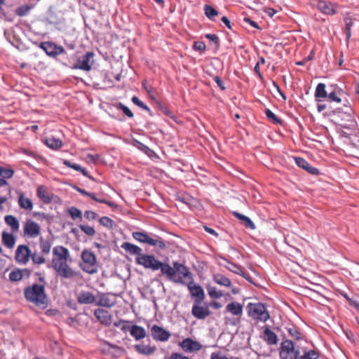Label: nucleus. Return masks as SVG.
Instances as JSON below:
<instances>
[{"instance_id":"1","label":"nucleus","mask_w":359,"mask_h":359,"mask_svg":"<svg viewBox=\"0 0 359 359\" xmlns=\"http://www.w3.org/2000/svg\"><path fill=\"white\" fill-rule=\"evenodd\" d=\"M121 248L128 253L136 255L135 262L137 264L152 271L160 269L163 275L172 276L173 271L170 264L158 260L154 255L143 254L142 248L139 246L129 242H124Z\"/></svg>"},{"instance_id":"36","label":"nucleus","mask_w":359,"mask_h":359,"mask_svg":"<svg viewBox=\"0 0 359 359\" xmlns=\"http://www.w3.org/2000/svg\"><path fill=\"white\" fill-rule=\"evenodd\" d=\"M286 330L289 335L296 340L302 339L303 337L302 333L295 325H292L291 326L287 327Z\"/></svg>"},{"instance_id":"37","label":"nucleus","mask_w":359,"mask_h":359,"mask_svg":"<svg viewBox=\"0 0 359 359\" xmlns=\"http://www.w3.org/2000/svg\"><path fill=\"white\" fill-rule=\"evenodd\" d=\"M206 290L209 296L212 299H219L223 297L224 294L221 290H218L216 287L207 285Z\"/></svg>"},{"instance_id":"43","label":"nucleus","mask_w":359,"mask_h":359,"mask_svg":"<svg viewBox=\"0 0 359 359\" xmlns=\"http://www.w3.org/2000/svg\"><path fill=\"white\" fill-rule=\"evenodd\" d=\"M116 108L118 110H121L123 114L129 118H133L134 116L133 113L131 110L126 105L119 102L115 105Z\"/></svg>"},{"instance_id":"21","label":"nucleus","mask_w":359,"mask_h":359,"mask_svg":"<svg viewBox=\"0 0 359 359\" xmlns=\"http://www.w3.org/2000/svg\"><path fill=\"white\" fill-rule=\"evenodd\" d=\"M294 161L299 167L306 170L309 173L312 174V175H318L319 173L318 169L316 168L312 167L309 163V162L306 161L304 158H303L302 157H295Z\"/></svg>"},{"instance_id":"55","label":"nucleus","mask_w":359,"mask_h":359,"mask_svg":"<svg viewBox=\"0 0 359 359\" xmlns=\"http://www.w3.org/2000/svg\"><path fill=\"white\" fill-rule=\"evenodd\" d=\"M193 47L194 50L201 53H204L206 48L205 43L201 41H195Z\"/></svg>"},{"instance_id":"23","label":"nucleus","mask_w":359,"mask_h":359,"mask_svg":"<svg viewBox=\"0 0 359 359\" xmlns=\"http://www.w3.org/2000/svg\"><path fill=\"white\" fill-rule=\"evenodd\" d=\"M147 244L156 247L161 250H165L167 247L165 242L161 237L152 233L150 234Z\"/></svg>"},{"instance_id":"39","label":"nucleus","mask_w":359,"mask_h":359,"mask_svg":"<svg viewBox=\"0 0 359 359\" xmlns=\"http://www.w3.org/2000/svg\"><path fill=\"white\" fill-rule=\"evenodd\" d=\"M133 145L149 156H151L154 154L153 150L138 140H135Z\"/></svg>"},{"instance_id":"44","label":"nucleus","mask_w":359,"mask_h":359,"mask_svg":"<svg viewBox=\"0 0 359 359\" xmlns=\"http://www.w3.org/2000/svg\"><path fill=\"white\" fill-rule=\"evenodd\" d=\"M133 104L142 108V109L148 111L150 115H151V111L149 107L146 105L142 101H141L137 97L133 96L131 99Z\"/></svg>"},{"instance_id":"8","label":"nucleus","mask_w":359,"mask_h":359,"mask_svg":"<svg viewBox=\"0 0 359 359\" xmlns=\"http://www.w3.org/2000/svg\"><path fill=\"white\" fill-rule=\"evenodd\" d=\"M39 47L41 48L48 56L53 58L66 53L62 46H57L53 41H43L39 44Z\"/></svg>"},{"instance_id":"45","label":"nucleus","mask_w":359,"mask_h":359,"mask_svg":"<svg viewBox=\"0 0 359 359\" xmlns=\"http://www.w3.org/2000/svg\"><path fill=\"white\" fill-rule=\"evenodd\" d=\"M14 175V170L11 168H6L4 167H0V176L6 178L10 179L13 177Z\"/></svg>"},{"instance_id":"63","label":"nucleus","mask_w":359,"mask_h":359,"mask_svg":"<svg viewBox=\"0 0 359 359\" xmlns=\"http://www.w3.org/2000/svg\"><path fill=\"white\" fill-rule=\"evenodd\" d=\"M233 215L234 217H236L237 219H240L242 222H244L247 219V216L243 215L238 212H233Z\"/></svg>"},{"instance_id":"14","label":"nucleus","mask_w":359,"mask_h":359,"mask_svg":"<svg viewBox=\"0 0 359 359\" xmlns=\"http://www.w3.org/2000/svg\"><path fill=\"white\" fill-rule=\"evenodd\" d=\"M179 345L185 353L197 352L202 348V344L200 342L191 338L183 339Z\"/></svg>"},{"instance_id":"4","label":"nucleus","mask_w":359,"mask_h":359,"mask_svg":"<svg viewBox=\"0 0 359 359\" xmlns=\"http://www.w3.org/2000/svg\"><path fill=\"white\" fill-rule=\"evenodd\" d=\"M25 298L36 306H45L48 303V297L45 292V286L34 283L24 289Z\"/></svg>"},{"instance_id":"26","label":"nucleus","mask_w":359,"mask_h":359,"mask_svg":"<svg viewBox=\"0 0 359 359\" xmlns=\"http://www.w3.org/2000/svg\"><path fill=\"white\" fill-rule=\"evenodd\" d=\"M78 302L82 304H93L95 302V296L90 292L82 291L77 297Z\"/></svg>"},{"instance_id":"11","label":"nucleus","mask_w":359,"mask_h":359,"mask_svg":"<svg viewBox=\"0 0 359 359\" xmlns=\"http://www.w3.org/2000/svg\"><path fill=\"white\" fill-rule=\"evenodd\" d=\"M32 252L26 245H20L15 250V259L16 262L20 264H26L29 261Z\"/></svg>"},{"instance_id":"31","label":"nucleus","mask_w":359,"mask_h":359,"mask_svg":"<svg viewBox=\"0 0 359 359\" xmlns=\"http://www.w3.org/2000/svg\"><path fill=\"white\" fill-rule=\"evenodd\" d=\"M325 88V85L323 83H320L317 85L315 91V97L317 101L319 102L321 99H325L327 97Z\"/></svg>"},{"instance_id":"30","label":"nucleus","mask_w":359,"mask_h":359,"mask_svg":"<svg viewBox=\"0 0 359 359\" xmlns=\"http://www.w3.org/2000/svg\"><path fill=\"white\" fill-rule=\"evenodd\" d=\"M226 269L230 271L245 278L246 280L250 279V277L247 276L243 268L236 264L229 262V266H226Z\"/></svg>"},{"instance_id":"13","label":"nucleus","mask_w":359,"mask_h":359,"mask_svg":"<svg viewBox=\"0 0 359 359\" xmlns=\"http://www.w3.org/2000/svg\"><path fill=\"white\" fill-rule=\"evenodd\" d=\"M102 350L107 354L114 357H120L124 352V348L117 345L111 344L110 342L102 340L101 342Z\"/></svg>"},{"instance_id":"64","label":"nucleus","mask_w":359,"mask_h":359,"mask_svg":"<svg viewBox=\"0 0 359 359\" xmlns=\"http://www.w3.org/2000/svg\"><path fill=\"white\" fill-rule=\"evenodd\" d=\"M233 215L234 217H236L237 219H240L242 222H244L247 219V216L243 215L238 212H233Z\"/></svg>"},{"instance_id":"9","label":"nucleus","mask_w":359,"mask_h":359,"mask_svg":"<svg viewBox=\"0 0 359 359\" xmlns=\"http://www.w3.org/2000/svg\"><path fill=\"white\" fill-rule=\"evenodd\" d=\"M95 54L93 52H87L81 57L79 58L73 66V69H81L83 71H90L92 68L93 62V57Z\"/></svg>"},{"instance_id":"52","label":"nucleus","mask_w":359,"mask_h":359,"mask_svg":"<svg viewBox=\"0 0 359 359\" xmlns=\"http://www.w3.org/2000/svg\"><path fill=\"white\" fill-rule=\"evenodd\" d=\"M205 38H207L210 41H211L216 48H218L219 46V40L216 34H205Z\"/></svg>"},{"instance_id":"46","label":"nucleus","mask_w":359,"mask_h":359,"mask_svg":"<svg viewBox=\"0 0 359 359\" xmlns=\"http://www.w3.org/2000/svg\"><path fill=\"white\" fill-rule=\"evenodd\" d=\"M319 357L318 353L314 350H309L305 351L299 359H318Z\"/></svg>"},{"instance_id":"47","label":"nucleus","mask_w":359,"mask_h":359,"mask_svg":"<svg viewBox=\"0 0 359 359\" xmlns=\"http://www.w3.org/2000/svg\"><path fill=\"white\" fill-rule=\"evenodd\" d=\"M345 22V32L346 35V39L348 40L351 37V29L353 25V20L350 18H344Z\"/></svg>"},{"instance_id":"54","label":"nucleus","mask_w":359,"mask_h":359,"mask_svg":"<svg viewBox=\"0 0 359 359\" xmlns=\"http://www.w3.org/2000/svg\"><path fill=\"white\" fill-rule=\"evenodd\" d=\"M89 197H90L93 200L97 201V202H99V203H104V204H106L110 207L113 206V203L111 202V201H109L104 198H98L96 197L95 194L94 193H90V195L88 196Z\"/></svg>"},{"instance_id":"60","label":"nucleus","mask_w":359,"mask_h":359,"mask_svg":"<svg viewBox=\"0 0 359 359\" xmlns=\"http://www.w3.org/2000/svg\"><path fill=\"white\" fill-rule=\"evenodd\" d=\"M213 80L217 83V86L222 90H225V86L224 85V82L219 76H215Z\"/></svg>"},{"instance_id":"15","label":"nucleus","mask_w":359,"mask_h":359,"mask_svg":"<svg viewBox=\"0 0 359 359\" xmlns=\"http://www.w3.org/2000/svg\"><path fill=\"white\" fill-rule=\"evenodd\" d=\"M316 7L325 15H335L338 11L337 5L323 0L318 1Z\"/></svg>"},{"instance_id":"59","label":"nucleus","mask_w":359,"mask_h":359,"mask_svg":"<svg viewBox=\"0 0 359 359\" xmlns=\"http://www.w3.org/2000/svg\"><path fill=\"white\" fill-rule=\"evenodd\" d=\"M210 359H229L226 356L219 352H213L210 355Z\"/></svg>"},{"instance_id":"2","label":"nucleus","mask_w":359,"mask_h":359,"mask_svg":"<svg viewBox=\"0 0 359 359\" xmlns=\"http://www.w3.org/2000/svg\"><path fill=\"white\" fill-rule=\"evenodd\" d=\"M172 269V276L165 275L166 278L176 283L187 285L191 294L197 298L196 300L202 302L205 297L204 290L201 285L194 284L193 276L189 269L184 264L175 262Z\"/></svg>"},{"instance_id":"6","label":"nucleus","mask_w":359,"mask_h":359,"mask_svg":"<svg viewBox=\"0 0 359 359\" xmlns=\"http://www.w3.org/2000/svg\"><path fill=\"white\" fill-rule=\"evenodd\" d=\"M299 349L294 347V344L290 339L283 340L279 348V356L280 359H298L299 356Z\"/></svg>"},{"instance_id":"25","label":"nucleus","mask_w":359,"mask_h":359,"mask_svg":"<svg viewBox=\"0 0 359 359\" xmlns=\"http://www.w3.org/2000/svg\"><path fill=\"white\" fill-rule=\"evenodd\" d=\"M134 348L138 353L144 355H150L156 350V347L155 346H151L143 344H135L134 346Z\"/></svg>"},{"instance_id":"49","label":"nucleus","mask_w":359,"mask_h":359,"mask_svg":"<svg viewBox=\"0 0 359 359\" xmlns=\"http://www.w3.org/2000/svg\"><path fill=\"white\" fill-rule=\"evenodd\" d=\"M68 212L73 219H81V211L76 208L72 207L69 208Z\"/></svg>"},{"instance_id":"57","label":"nucleus","mask_w":359,"mask_h":359,"mask_svg":"<svg viewBox=\"0 0 359 359\" xmlns=\"http://www.w3.org/2000/svg\"><path fill=\"white\" fill-rule=\"evenodd\" d=\"M84 217L88 220H93L97 218V215L93 211L86 210L84 212Z\"/></svg>"},{"instance_id":"27","label":"nucleus","mask_w":359,"mask_h":359,"mask_svg":"<svg viewBox=\"0 0 359 359\" xmlns=\"http://www.w3.org/2000/svg\"><path fill=\"white\" fill-rule=\"evenodd\" d=\"M264 340L269 345H275L278 342L276 334L270 330L268 326L265 327L264 330Z\"/></svg>"},{"instance_id":"58","label":"nucleus","mask_w":359,"mask_h":359,"mask_svg":"<svg viewBox=\"0 0 359 359\" xmlns=\"http://www.w3.org/2000/svg\"><path fill=\"white\" fill-rule=\"evenodd\" d=\"M245 226L248 229H255V224L253 223V222L250 219V218H249L248 217H247V219L243 222Z\"/></svg>"},{"instance_id":"41","label":"nucleus","mask_w":359,"mask_h":359,"mask_svg":"<svg viewBox=\"0 0 359 359\" xmlns=\"http://www.w3.org/2000/svg\"><path fill=\"white\" fill-rule=\"evenodd\" d=\"M265 115L266 116V118H268V120L269 121H271V123H273V124H277V125H281L282 124V121L278 118L274 113H273L272 111H271L269 109H265Z\"/></svg>"},{"instance_id":"48","label":"nucleus","mask_w":359,"mask_h":359,"mask_svg":"<svg viewBox=\"0 0 359 359\" xmlns=\"http://www.w3.org/2000/svg\"><path fill=\"white\" fill-rule=\"evenodd\" d=\"M100 223L102 226H104L108 229H111L114 224V221L111 218L106 217V216L102 217L100 219Z\"/></svg>"},{"instance_id":"5","label":"nucleus","mask_w":359,"mask_h":359,"mask_svg":"<svg viewBox=\"0 0 359 359\" xmlns=\"http://www.w3.org/2000/svg\"><path fill=\"white\" fill-rule=\"evenodd\" d=\"M83 262L81 269L88 274H95L98 271V264L95 255L89 250H83L81 255Z\"/></svg>"},{"instance_id":"12","label":"nucleus","mask_w":359,"mask_h":359,"mask_svg":"<svg viewBox=\"0 0 359 359\" xmlns=\"http://www.w3.org/2000/svg\"><path fill=\"white\" fill-rule=\"evenodd\" d=\"M24 234L29 238H36L41 232V228L38 223L32 220L27 219L23 226Z\"/></svg>"},{"instance_id":"35","label":"nucleus","mask_w":359,"mask_h":359,"mask_svg":"<svg viewBox=\"0 0 359 359\" xmlns=\"http://www.w3.org/2000/svg\"><path fill=\"white\" fill-rule=\"evenodd\" d=\"M52 247V242L49 240L44 239L43 238H41L39 240V248L41 251V253L43 255H48L50 252V249Z\"/></svg>"},{"instance_id":"42","label":"nucleus","mask_w":359,"mask_h":359,"mask_svg":"<svg viewBox=\"0 0 359 359\" xmlns=\"http://www.w3.org/2000/svg\"><path fill=\"white\" fill-rule=\"evenodd\" d=\"M32 8V7L29 5H22L16 9L15 13L20 17L25 16L29 13Z\"/></svg>"},{"instance_id":"51","label":"nucleus","mask_w":359,"mask_h":359,"mask_svg":"<svg viewBox=\"0 0 359 359\" xmlns=\"http://www.w3.org/2000/svg\"><path fill=\"white\" fill-rule=\"evenodd\" d=\"M31 259L32 262L35 264H42L46 262V259L43 256L38 255L36 252L32 253Z\"/></svg>"},{"instance_id":"28","label":"nucleus","mask_w":359,"mask_h":359,"mask_svg":"<svg viewBox=\"0 0 359 359\" xmlns=\"http://www.w3.org/2000/svg\"><path fill=\"white\" fill-rule=\"evenodd\" d=\"M213 281L221 285L226 287H230L231 286V281L229 278L222 275V273H215L212 276Z\"/></svg>"},{"instance_id":"40","label":"nucleus","mask_w":359,"mask_h":359,"mask_svg":"<svg viewBox=\"0 0 359 359\" xmlns=\"http://www.w3.org/2000/svg\"><path fill=\"white\" fill-rule=\"evenodd\" d=\"M204 12L206 17L211 20H213L214 18L218 15V11L208 4L204 6Z\"/></svg>"},{"instance_id":"50","label":"nucleus","mask_w":359,"mask_h":359,"mask_svg":"<svg viewBox=\"0 0 359 359\" xmlns=\"http://www.w3.org/2000/svg\"><path fill=\"white\" fill-rule=\"evenodd\" d=\"M79 228L88 236H93L95 234L94 228L90 226L80 224Z\"/></svg>"},{"instance_id":"34","label":"nucleus","mask_w":359,"mask_h":359,"mask_svg":"<svg viewBox=\"0 0 359 359\" xmlns=\"http://www.w3.org/2000/svg\"><path fill=\"white\" fill-rule=\"evenodd\" d=\"M18 204L21 208L25 210H31L33 208V203L32 201L29 198L25 197L23 194H21L19 196Z\"/></svg>"},{"instance_id":"19","label":"nucleus","mask_w":359,"mask_h":359,"mask_svg":"<svg viewBox=\"0 0 359 359\" xmlns=\"http://www.w3.org/2000/svg\"><path fill=\"white\" fill-rule=\"evenodd\" d=\"M243 306L241 303L232 302L229 303L225 308V311L233 316L241 317L243 314Z\"/></svg>"},{"instance_id":"32","label":"nucleus","mask_w":359,"mask_h":359,"mask_svg":"<svg viewBox=\"0 0 359 359\" xmlns=\"http://www.w3.org/2000/svg\"><path fill=\"white\" fill-rule=\"evenodd\" d=\"M6 224L11 226L13 232H17L19 230L20 223L17 218L13 215H6L4 218Z\"/></svg>"},{"instance_id":"18","label":"nucleus","mask_w":359,"mask_h":359,"mask_svg":"<svg viewBox=\"0 0 359 359\" xmlns=\"http://www.w3.org/2000/svg\"><path fill=\"white\" fill-rule=\"evenodd\" d=\"M36 196L45 204H50L54 198V194L48 191V188L43 185H41L37 188Z\"/></svg>"},{"instance_id":"17","label":"nucleus","mask_w":359,"mask_h":359,"mask_svg":"<svg viewBox=\"0 0 359 359\" xmlns=\"http://www.w3.org/2000/svg\"><path fill=\"white\" fill-rule=\"evenodd\" d=\"M94 315L101 324L106 326H109L111 324L112 316L108 311L102 309H97L94 311Z\"/></svg>"},{"instance_id":"20","label":"nucleus","mask_w":359,"mask_h":359,"mask_svg":"<svg viewBox=\"0 0 359 359\" xmlns=\"http://www.w3.org/2000/svg\"><path fill=\"white\" fill-rule=\"evenodd\" d=\"M25 276L27 277L30 276V271L28 269H15L10 273L9 279L12 282H18L21 280Z\"/></svg>"},{"instance_id":"7","label":"nucleus","mask_w":359,"mask_h":359,"mask_svg":"<svg viewBox=\"0 0 359 359\" xmlns=\"http://www.w3.org/2000/svg\"><path fill=\"white\" fill-rule=\"evenodd\" d=\"M250 307L248 315L254 320L266 322L270 318V315L265 306L261 303L248 304Z\"/></svg>"},{"instance_id":"16","label":"nucleus","mask_w":359,"mask_h":359,"mask_svg":"<svg viewBox=\"0 0 359 359\" xmlns=\"http://www.w3.org/2000/svg\"><path fill=\"white\" fill-rule=\"evenodd\" d=\"M151 332L153 339L156 341H166L170 337V334L168 331L157 325H154L151 327Z\"/></svg>"},{"instance_id":"56","label":"nucleus","mask_w":359,"mask_h":359,"mask_svg":"<svg viewBox=\"0 0 359 359\" xmlns=\"http://www.w3.org/2000/svg\"><path fill=\"white\" fill-rule=\"evenodd\" d=\"M63 164L65 165H66L67 167L68 168H71L76 171H79L80 170H81V166L79 164H76L75 163H72L70 161H68V160H65L63 161Z\"/></svg>"},{"instance_id":"10","label":"nucleus","mask_w":359,"mask_h":359,"mask_svg":"<svg viewBox=\"0 0 359 359\" xmlns=\"http://www.w3.org/2000/svg\"><path fill=\"white\" fill-rule=\"evenodd\" d=\"M210 313L208 306H202L200 300L194 301L191 309V314L194 318L198 320H204L210 315Z\"/></svg>"},{"instance_id":"61","label":"nucleus","mask_w":359,"mask_h":359,"mask_svg":"<svg viewBox=\"0 0 359 359\" xmlns=\"http://www.w3.org/2000/svg\"><path fill=\"white\" fill-rule=\"evenodd\" d=\"M170 359H191L187 356L183 355L181 353H172Z\"/></svg>"},{"instance_id":"22","label":"nucleus","mask_w":359,"mask_h":359,"mask_svg":"<svg viewBox=\"0 0 359 359\" xmlns=\"http://www.w3.org/2000/svg\"><path fill=\"white\" fill-rule=\"evenodd\" d=\"M96 305L107 308H111L115 305V299L109 294L102 293L99 295V300Z\"/></svg>"},{"instance_id":"3","label":"nucleus","mask_w":359,"mask_h":359,"mask_svg":"<svg viewBox=\"0 0 359 359\" xmlns=\"http://www.w3.org/2000/svg\"><path fill=\"white\" fill-rule=\"evenodd\" d=\"M53 254L54 257L52 259V265L60 276L70 279L77 276V273L67 263L70 255L67 248L62 245L55 246L53 249Z\"/></svg>"},{"instance_id":"29","label":"nucleus","mask_w":359,"mask_h":359,"mask_svg":"<svg viewBox=\"0 0 359 359\" xmlns=\"http://www.w3.org/2000/svg\"><path fill=\"white\" fill-rule=\"evenodd\" d=\"M2 243L8 248H13L15 243V238L12 233L4 231L2 233Z\"/></svg>"},{"instance_id":"33","label":"nucleus","mask_w":359,"mask_h":359,"mask_svg":"<svg viewBox=\"0 0 359 359\" xmlns=\"http://www.w3.org/2000/svg\"><path fill=\"white\" fill-rule=\"evenodd\" d=\"M45 143L49 148L58 149L62 146V142L59 138L48 137L45 140Z\"/></svg>"},{"instance_id":"62","label":"nucleus","mask_w":359,"mask_h":359,"mask_svg":"<svg viewBox=\"0 0 359 359\" xmlns=\"http://www.w3.org/2000/svg\"><path fill=\"white\" fill-rule=\"evenodd\" d=\"M244 21L249 23L251 26H252L253 27H255L256 29H260L259 26L258 25V24L256 22L250 20L248 18H245Z\"/></svg>"},{"instance_id":"38","label":"nucleus","mask_w":359,"mask_h":359,"mask_svg":"<svg viewBox=\"0 0 359 359\" xmlns=\"http://www.w3.org/2000/svg\"><path fill=\"white\" fill-rule=\"evenodd\" d=\"M133 237L137 241L142 243H147L149 237L150 236L149 233H147L144 231H135L133 233Z\"/></svg>"},{"instance_id":"24","label":"nucleus","mask_w":359,"mask_h":359,"mask_svg":"<svg viewBox=\"0 0 359 359\" xmlns=\"http://www.w3.org/2000/svg\"><path fill=\"white\" fill-rule=\"evenodd\" d=\"M130 335L137 341L144 339L147 336V332L143 327L133 325L129 327Z\"/></svg>"},{"instance_id":"53","label":"nucleus","mask_w":359,"mask_h":359,"mask_svg":"<svg viewBox=\"0 0 359 359\" xmlns=\"http://www.w3.org/2000/svg\"><path fill=\"white\" fill-rule=\"evenodd\" d=\"M339 94H340V92H339V93H337L336 91L330 92V93H327V97H328V99L332 102L339 103L341 102V100Z\"/></svg>"}]
</instances>
